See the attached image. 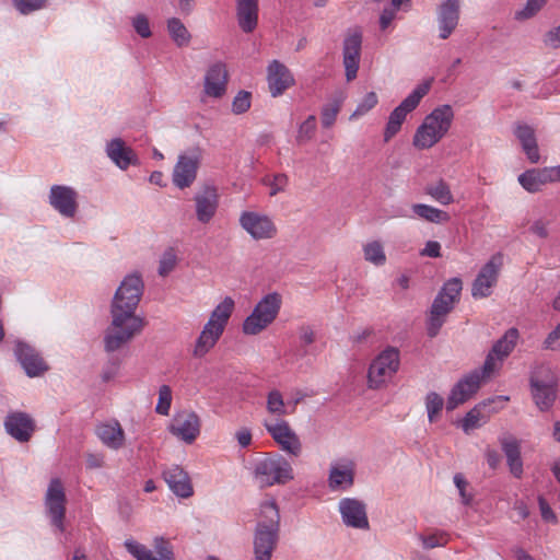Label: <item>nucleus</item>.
Instances as JSON below:
<instances>
[{
	"label": "nucleus",
	"mask_w": 560,
	"mask_h": 560,
	"mask_svg": "<svg viewBox=\"0 0 560 560\" xmlns=\"http://www.w3.org/2000/svg\"><path fill=\"white\" fill-rule=\"evenodd\" d=\"M396 14L397 12L395 11V9H389L387 7L384 8L383 11L381 12L378 20L380 28L382 31H386L390 26L392 22L395 20Z\"/></svg>",
	"instance_id": "nucleus-62"
},
{
	"label": "nucleus",
	"mask_w": 560,
	"mask_h": 560,
	"mask_svg": "<svg viewBox=\"0 0 560 560\" xmlns=\"http://www.w3.org/2000/svg\"><path fill=\"white\" fill-rule=\"evenodd\" d=\"M362 38L363 34L360 27L349 28L345 34L342 62L348 81H352L357 78L361 58Z\"/></svg>",
	"instance_id": "nucleus-23"
},
{
	"label": "nucleus",
	"mask_w": 560,
	"mask_h": 560,
	"mask_svg": "<svg viewBox=\"0 0 560 560\" xmlns=\"http://www.w3.org/2000/svg\"><path fill=\"white\" fill-rule=\"evenodd\" d=\"M177 254L172 247L165 249L159 260L158 272L161 277L168 276L177 265Z\"/></svg>",
	"instance_id": "nucleus-48"
},
{
	"label": "nucleus",
	"mask_w": 560,
	"mask_h": 560,
	"mask_svg": "<svg viewBox=\"0 0 560 560\" xmlns=\"http://www.w3.org/2000/svg\"><path fill=\"white\" fill-rule=\"evenodd\" d=\"M288 406L284 401V397L279 389H271L266 396V411L268 416L266 418H284L288 412Z\"/></svg>",
	"instance_id": "nucleus-40"
},
{
	"label": "nucleus",
	"mask_w": 560,
	"mask_h": 560,
	"mask_svg": "<svg viewBox=\"0 0 560 560\" xmlns=\"http://www.w3.org/2000/svg\"><path fill=\"white\" fill-rule=\"evenodd\" d=\"M454 485L456 486L460 501L464 505H470L472 502V494L467 492L468 482L462 474H455L453 477Z\"/></svg>",
	"instance_id": "nucleus-56"
},
{
	"label": "nucleus",
	"mask_w": 560,
	"mask_h": 560,
	"mask_svg": "<svg viewBox=\"0 0 560 560\" xmlns=\"http://www.w3.org/2000/svg\"><path fill=\"white\" fill-rule=\"evenodd\" d=\"M197 220L209 223L217 213L219 207L218 189L213 185H205L194 197Z\"/></svg>",
	"instance_id": "nucleus-29"
},
{
	"label": "nucleus",
	"mask_w": 560,
	"mask_h": 560,
	"mask_svg": "<svg viewBox=\"0 0 560 560\" xmlns=\"http://www.w3.org/2000/svg\"><path fill=\"white\" fill-rule=\"evenodd\" d=\"M14 8L21 14H30L45 7L47 0H12Z\"/></svg>",
	"instance_id": "nucleus-55"
},
{
	"label": "nucleus",
	"mask_w": 560,
	"mask_h": 560,
	"mask_svg": "<svg viewBox=\"0 0 560 560\" xmlns=\"http://www.w3.org/2000/svg\"><path fill=\"white\" fill-rule=\"evenodd\" d=\"M288 176L285 174L279 173L273 175H266L262 178V184L269 187V195L276 196L279 192L285 190L288 186Z\"/></svg>",
	"instance_id": "nucleus-49"
},
{
	"label": "nucleus",
	"mask_w": 560,
	"mask_h": 560,
	"mask_svg": "<svg viewBox=\"0 0 560 560\" xmlns=\"http://www.w3.org/2000/svg\"><path fill=\"white\" fill-rule=\"evenodd\" d=\"M544 44L552 49L560 48V25L550 28L544 35Z\"/></svg>",
	"instance_id": "nucleus-60"
},
{
	"label": "nucleus",
	"mask_w": 560,
	"mask_h": 560,
	"mask_svg": "<svg viewBox=\"0 0 560 560\" xmlns=\"http://www.w3.org/2000/svg\"><path fill=\"white\" fill-rule=\"evenodd\" d=\"M172 389L168 385H162L159 388V398L155 406V411L162 416H168L172 406Z\"/></svg>",
	"instance_id": "nucleus-51"
},
{
	"label": "nucleus",
	"mask_w": 560,
	"mask_h": 560,
	"mask_svg": "<svg viewBox=\"0 0 560 560\" xmlns=\"http://www.w3.org/2000/svg\"><path fill=\"white\" fill-rule=\"evenodd\" d=\"M130 24L136 34L141 38L147 39L152 36L151 23L147 14L136 13L135 15L130 16Z\"/></svg>",
	"instance_id": "nucleus-46"
},
{
	"label": "nucleus",
	"mask_w": 560,
	"mask_h": 560,
	"mask_svg": "<svg viewBox=\"0 0 560 560\" xmlns=\"http://www.w3.org/2000/svg\"><path fill=\"white\" fill-rule=\"evenodd\" d=\"M510 400L509 396H497L494 398H490L488 400L482 401L481 404L475 406L470 409L466 416L460 421V428L463 431L468 434L472 430L480 428L483 425L488 419L489 415H485L481 408H486L488 406L493 405L490 409V412H498L499 410L504 408V405Z\"/></svg>",
	"instance_id": "nucleus-27"
},
{
	"label": "nucleus",
	"mask_w": 560,
	"mask_h": 560,
	"mask_svg": "<svg viewBox=\"0 0 560 560\" xmlns=\"http://www.w3.org/2000/svg\"><path fill=\"white\" fill-rule=\"evenodd\" d=\"M431 83L429 81L417 85L411 93L393 109L384 129L385 142H388L400 131L407 115L418 107L420 101L429 93Z\"/></svg>",
	"instance_id": "nucleus-10"
},
{
	"label": "nucleus",
	"mask_w": 560,
	"mask_h": 560,
	"mask_svg": "<svg viewBox=\"0 0 560 560\" xmlns=\"http://www.w3.org/2000/svg\"><path fill=\"white\" fill-rule=\"evenodd\" d=\"M267 81L271 95L280 96L293 85L294 79L290 70L280 61L273 60L267 68Z\"/></svg>",
	"instance_id": "nucleus-35"
},
{
	"label": "nucleus",
	"mask_w": 560,
	"mask_h": 560,
	"mask_svg": "<svg viewBox=\"0 0 560 560\" xmlns=\"http://www.w3.org/2000/svg\"><path fill=\"white\" fill-rule=\"evenodd\" d=\"M281 306L282 295L280 293H267L256 303L252 313L244 319L242 331L248 336L260 334L275 322Z\"/></svg>",
	"instance_id": "nucleus-7"
},
{
	"label": "nucleus",
	"mask_w": 560,
	"mask_h": 560,
	"mask_svg": "<svg viewBox=\"0 0 560 560\" xmlns=\"http://www.w3.org/2000/svg\"><path fill=\"white\" fill-rule=\"evenodd\" d=\"M104 151L109 161L120 171L140 165L138 153L121 137L107 140Z\"/></svg>",
	"instance_id": "nucleus-25"
},
{
	"label": "nucleus",
	"mask_w": 560,
	"mask_h": 560,
	"mask_svg": "<svg viewBox=\"0 0 560 560\" xmlns=\"http://www.w3.org/2000/svg\"><path fill=\"white\" fill-rule=\"evenodd\" d=\"M378 103V97L375 92L366 93L363 98L358 103L357 108L350 115V120H357L366 115Z\"/></svg>",
	"instance_id": "nucleus-47"
},
{
	"label": "nucleus",
	"mask_w": 560,
	"mask_h": 560,
	"mask_svg": "<svg viewBox=\"0 0 560 560\" xmlns=\"http://www.w3.org/2000/svg\"><path fill=\"white\" fill-rule=\"evenodd\" d=\"M411 211L417 218L430 223L442 224L450 221V214L446 211L427 203H413Z\"/></svg>",
	"instance_id": "nucleus-39"
},
{
	"label": "nucleus",
	"mask_w": 560,
	"mask_h": 560,
	"mask_svg": "<svg viewBox=\"0 0 560 560\" xmlns=\"http://www.w3.org/2000/svg\"><path fill=\"white\" fill-rule=\"evenodd\" d=\"M95 435L105 447L112 451H119L126 445L125 430L115 419L96 424Z\"/></svg>",
	"instance_id": "nucleus-33"
},
{
	"label": "nucleus",
	"mask_w": 560,
	"mask_h": 560,
	"mask_svg": "<svg viewBox=\"0 0 560 560\" xmlns=\"http://www.w3.org/2000/svg\"><path fill=\"white\" fill-rule=\"evenodd\" d=\"M501 445L511 474L516 478H521L523 475V462L518 441L514 438H504L501 440Z\"/></svg>",
	"instance_id": "nucleus-38"
},
{
	"label": "nucleus",
	"mask_w": 560,
	"mask_h": 560,
	"mask_svg": "<svg viewBox=\"0 0 560 560\" xmlns=\"http://www.w3.org/2000/svg\"><path fill=\"white\" fill-rule=\"evenodd\" d=\"M492 376H486L483 369H476L464 375L450 390L446 399V410L453 411L458 406L469 400L480 388L481 384L489 381Z\"/></svg>",
	"instance_id": "nucleus-14"
},
{
	"label": "nucleus",
	"mask_w": 560,
	"mask_h": 560,
	"mask_svg": "<svg viewBox=\"0 0 560 560\" xmlns=\"http://www.w3.org/2000/svg\"><path fill=\"white\" fill-rule=\"evenodd\" d=\"M520 332L516 328L513 327L508 329L504 335L492 346L483 362V365L481 366L486 376H493L500 371L503 365V361L514 350Z\"/></svg>",
	"instance_id": "nucleus-19"
},
{
	"label": "nucleus",
	"mask_w": 560,
	"mask_h": 560,
	"mask_svg": "<svg viewBox=\"0 0 560 560\" xmlns=\"http://www.w3.org/2000/svg\"><path fill=\"white\" fill-rule=\"evenodd\" d=\"M455 114L451 105L443 104L428 114L417 128L412 144L418 150H428L440 142L450 131Z\"/></svg>",
	"instance_id": "nucleus-4"
},
{
	"label": "nucleus",
	"mask_w": 560,
	"mask_h": 560,
	"mask_svg": "<svg viewBox=\"0 0 560 560\" xmlns=\"http://www.w3.org/2000/svg\"><path fill=\"white\" fill-rule=\"evenodd\" d=\"M234 310L235 301L232 296L223 298L222 301L215 305L195 340L191 351L194 358L202 359L215 347Z\"/></svg>",
	"instance_id": "nucleus-1"
},
{
	"label": "nucleus",
	"mask_w": 560,
	"mask_h": 560,
	"mask_svg": "<svg viewBox=\"0 0 560 560\" xmlns=\"http://www.w3.org/2000/svg\"><path fill=\"white\" fill-rule=\"evenodd\" d=\"M144 325L143 317L137 313L110 311V323L103 337L104 350L119 351L142 332Z\"/></svg>",
	"instance_id": "nucleus-2"
},
{
	"label": "nucleus",
	"mask_w": 560,
	"mask_h": 560,
	"mask_svg": "<svg viewBox=\"0 0 560 560\" xmlns=\"http://www.w3.org/2000/svg\"><path fill=\"white\" fill-rule=\"evenodd\" d=\"M513 133L529 163L538 164L541 161V155L535 129L529 125L518 122L514 126Z\"/></svg>",
	"instance_id": "nucleus-34"
},
{
	"label": "nucleus",
	"mask_w": 560,
	"mask_h": 560,
	"mask_svg": "<svg viewBox=\"0 0 560 560\" xmlns=\"http://www.w3.org/2000/svg\"><path fill=\"white\" fill-rule=\"evenodd\" d=\"M548 0H526L525 5L514 13L516 21L523 22L535 18L547 4Z\"/></svg>",
	"instance_id": "nucleus-45"
},
{
	"label": "nucleus",
	"mask_w": 560,
	"mask_h": 560,
	"mask_svg": "<svg viewBox=\"0 0 560 560\" xmlns=\"http://www.w3.org/2000/svg\"><path fill=\"white\" fill-rule=\"evenodd\" d=\"M549 225L550 222L547 219L538 218L534 220L529 225V233L539 237V238H548L549 236Z\"/></svg>",
	"instance_id": "nucleus-57"
},
{
	"label": "nucleus",
	"mask_w": 560,
	"mask_h": 560,
	"mask_svg": "<svg viewBox=\"0 0 560 560\" xmlns=\"http://www.w3.org/2000/svg\"><path fill=\"white\" fill-rule=\"evenodd\" d=\"M250 93L246 91H240L233 98L232 112L236 115L244 114L250 108Z\"/></svg>",
	"instance_id": "nucleus-53"
},
{
	"label": "nucleus",
	"mask_w": 560,
	"mask_h": 560,
	"mask_svg": "<svg viewBox=\"0 0 560 560\" xmlns=\"http://www.w3.org/2000/svg\"><path fill=\"white\" fill-rule=\"evenodd\" d=\"M236 18L243 32H253L258 23V0H236Z\"/></svg>",
	"instance_id": "nucleus-37"
},
{
	"label": "nucleus",
	"mask_w": 560,
	"mask_h": 560,
	"mask_svg": "<svg viewBox=\"0 0 560 560\" xmlns=\"http://www.w3.org/2000/svg\"><path fill=\"white\" fill-rule=\"evenodd\" d=\"M424 406L429 422H436L444 407V398L436 392H429L424 397Z\"/></svg>",
	"instance_id": "nucleus-44"
},
{
	"label": "nucleus",
	"mask_w": 560,
	"mask_h": 560,
	"mask_svg": "<svg viewBox=\"0 0 560 560\" xmlns=\"http://www.w3.org/2000/svg\"><path fill=\"white\" fill-rule=\"evenodd\" d=\"M502 267L503 255L497 253L480 268L471 287V294L475 299H483L492 293Z\"/></svg>",
	"instance_id": "nucleus-21"
},
{
	"label": "nucleus",
	"mask_w": 560,
	"mask_h": 560,
	"mask_svg": "<svg viewBox=\"0 0 560 560\" xmlns=\"http://www.w3.org/2000/svg\"><path fill=\"white\" fill-rule=\"evenodd\" d=\"M229 73L225 63L218 61L211 65L203 78V92L208 97L220 98L226 92Z\"/></svg>",
	"instance_id": "nucleus-31"
},
{
	"label": "nucleus",
	"mask_w": 560,
	"mask_h": 560,
	"mask_svg": "<svg viewBox=\"0 0 560 560\" xmlns=\"http://www.w3.org/2000/svg\"><path fill=\"white\" fill-rule=\"evenodd\" d=\"M104 455L100 453H91L86 456V466L91 469L102 468L104 466Z\"/></svg>",
	"instance_id": "nucleus-64"
},
{
	"label": "nucleus",
	"mask_w": 560,
	"mask_h": 560,
	"mask_svg": "<svg viewBox=\"0 0 560 560\" xmlns=\"http://www.w3.org/2000/svg\"><path fill=\"white\" fill-rule=\"evenodd\" d=\"M261 424L282 452L294 457L302 454V442L284 418H265Z\"/></svg>",
	"instance_id": "nucleus-11"
},
{
	"label": "nucleus",
	"mask_w": 560,
	"mask_h": 560,
	"mask_svg": "<svg viewBox=\"0 0 560 560\" xmlns=\"http://www.w3.org/2000/svg\"><path fill=\"white\" fill-rule=\"evenodd\" d=\"M143 288L142 278L138 273L127 275L114 294L110 311L137 313Z\"/></svg>",
	"instance_id": "nucleus-12"
},
{
	"label": "nucleus",
	"mask_w": 560,
	"mask_h": 560,
	"mask_svg": "<svg viewBox=\"0 0 560 560\" xmlns=\"http://www.w3.org/2000/svg\"><path fill=\"white\" fill-rule=\"evenodd\" d=\"M463 0H440L436 9L438 36L445 40L459 25Z\"/></svg>",
	"instance_id": "nucleus-22"
},
{
	"label": "nucleus",
	"mask_w": 560,
	"mask_h": 560,
	"mask_svg": "<svg viewBox=\"0 0 560 560\" xmlns=\"http://www.w3.org/2000/svg\"><path fill=\"white\" fill-rule=\"evenodd\" d=\"M399 366V350L396 347H386L370 363L368 387L371 389L385 387L398 372Z\"/></svg>",
	"instance_id": "nucleus-8"
},
{
	"label": "nucleus",
	"mask_w": 560,
	"mask_h": 560,
	"mask_svg": "<svg viewBox=\"0 0 560 560\" xmlns=\"http://www.w3.org/2000/svg\"><path fill=\"white\" fill-rule=\"evenodd\" d=\"M530 389L535 405L548 411L556 400L557 376L549 365H540L530 375Z\"/></svg>",
	"instance_id": "nucleus-9"
},
{
	"label": "nucleus",
	"mask_w": 560,
	"mask_h": 560,
	"mask_svg": "<svg viewBox=\"0 0 560 560\" xmlns=\"http://www.w3.org/2000/svg\"><path fill=\"white\" fill-rule=\"evenodd\" d=\"M254 478L261 488L283 486L294 479V470L285 457L273 454L255 463Z\"/></svg>",
	"instance_id": "nucleus-6"
},
{
	"label": "nucleus",
	"mask_w": 560,
	"mask_h": 560,
	"mask_svg": "<svg viewBox=\"0 0 560 560\" xmlns=\"http://www.w3.org/2000/svg\"><path fill=\"white\" fill-rule=\"evenodd\" d=\"M240 226L254 240L267 241L275 238L278 228L273 219L262 212L246 210L240 214Z\"/></svg>",
	"instance_id": "nucleus-17"
},
{
	"label": "nucleus",
	"mask_w": 560,
	"mask_h": 560,
	"mask_svg": "<svg viewBox=\"0 0 560 560\" xmlns=\"http://www.w3.org/2000/svg\"><path fill=\"white\" fill-rule=\"evenodd\" d=\"M342 523L355 529H369L366 504L357 498H342L338 502Z\"/></svg>",
	"instance_id": "nucleus-26"
},
{
	"label": "nucleus",
	"mask_w": 560,
	"mask_h": 560,
	"mask_svg": "<svg viewBox=\"0 0 560 560\" xmlns=\"http://www.w3.org/2000/svg\"><path fill=\"white\" fill-rule=\"evenodd\" d=\"M152 545L154 550L132 538L124 542L126 550L137 560H175L174 549L168 539L156 536Z\"/></svg>",
	"instance_id": "nucleus-20"
},
{
	"label": "nucleus",
	"mask_w": 560,
	"mask_h": 560,
	"mask_svg": "<svg viewBox=\"0 0 560 560\" xmlns=\"http://www.w3.org/2000/svg\"><path fill=\"white\" fill-rule=\"evenodd\" d=\"M463 289V282L455 277L447 280L438 295L435 296L427 320V331L430 337H435L444 323L447 315L454 308L459 299Z\"/></svg>",
	"instance_id": "nucleus-5"
},
{
	"label": "nucleus",
	"mask_w": 560,
	"mask_h": 560,
	"mask_svg": "<svg viewBox=\"0 0 560 560\" xmlns=\"http://www.w3.org/2000/svg\"><path fill=\"white\" fill-rule=\"evenodd\" d=\"M14 354L28 377L40 376L48 370L47 363L38 351L26 342L18 341Z\"/></svg>",
	"instance_id": "nucleus-28"
},
{
	"label": "nucleus",
	"mask_w": 560,
	"mask_h": 560,
	"mask_svg": "<svg viewBox=\"0 0 560 560\" xmlns=\"http://www.w3.org/2000/svg\"><path fill=\"white\" fill-rule=\"evenodd\" d=\"M342 100L343 98L340 97L339 100H335L334 102H331L323 107L320 119H322V125L325 128H329L335 124L337 115L341 107Z\"/></svg>",
	"instance_id": "nucleus-50"
},
{
	"label": "nucleus",
	"mask_w": 560,
	"mask_h": 560,
	"mask_svg": "<svg viewBox=\"0 0 560 560\" xmlns=\"http://www.w3.org/2000/svg\"><path fill=\"white\" fill-rule=\"evenodd\" d=\"M363 258L366 262L382 267L386 264L387 257L384 245L378 240H371L362 245Z\"/></svg>",
	"instance_id": "nucleus-41"
},
{
	"label": "nucleus",
	"mask_w": 560,
	"mask_h": 560,
	"mask_svg": "<svg viewBox=\"0 0 560 560\" xmlns=\"http://www.w3.org/2000/svg\"><path fill=\"white\" fill-rule=\"evenodd\" d=\"M45 510L50 525L58 533H65L66 525V493L61 481L52 479L45 494Z\"/></svg>",
	"instance_id": "nucleus-18"
},
{
	"label": "nucleus",
	"mask_w": 560,
	"mask_h": 560,
	"mask_svg": "<svg viewBox=\"0 0 560 560\" xmlns=\"http://www.w3.org/2000/svg\"><path fill=\"white\" fill-rule=\"evenodd\" d=\"M542 349L550 351L560 350V323L547 335L542 342Z\"/></svg>",
	"instance_id": "nucleus-59"
},
{
	"label": "nucleus",
	"mask_w": 560,
	"mask_h": 560,
	"mask_svg": "<svg viewBox=\"0 0 560 560\" xmlns=\"http://www.w3.org/2000/svg\"><path fill=\"white\" fill-rule=\"evenodd\" d=\"M424 191L442 206H448L454 202V196L451 191L450 185L443 179L428 185Z\"/></svg>",
	"instance_id": "nucleus-43"
},
{
	"label": "nucleus",
	"mask_w": 560,
	"mask_h": 560,
	"mask_svg": "<svg viewBox=\"0 0 560 560\" xmlns=\"http://www.w3.org/2000/svg\"><path fill=\"white\" fill-rule=\"evenodd\" d=\"M167 430L178 441L190 445L201 433V419L191 409L178 410L174 413Z\"/></svg>",
	"instance_id": "nucleus-16"
},
{
	"label": "nucleus",
	"mask_w": 560,
	"mask_h": 560,
	"mask_svg": "<svg viewBox=\"0 0 560 560\" xmlns=\"http://www.w3.org/2000/svg\"><path fill=\"white\" fill-rule=\"evenodd\" d=\"M4 428L16 441L27 442L34 432V422L27 413L16 411L5 417Z\"/></svg>",
	"instance_id": "nucleus-36"
},
{
	"label": "nucleus",
	"mask_w": 560,
	"mask_h": 560,
	"mask_svg": "<svg viewBox=\"0 0 560 560\" xmlns=\"http://www.w3.org/2000/svg\"><path fill=\"white\" fill-rule=\"evenodd\" d=\"M279 508L273 499L261 502L254 539L256 560H270L278 538Z\"/></svg>",
	"instance_id": "nucleus-3"
},
{
	"label": "nucleus",
	"mask_w": 560,
	"mask_h": 560,
	"mask_svg": "<svg viewBox=\"0 0 560 560\" xmlns=\"http://www.w3.org/2000/svg\"><path fill=\"white\" fill-rule=\"evenodd\" d=\"M315 129L316 118L315 116L311 115L300 125L296 140L299 142L308 141L313 137Z\"/></svg>",
	"instance_id": "nucleus-54"
},
{
	"label": "nucleus",
	"mask_w": 560,
	"mask_h": 560,
	"mask_svg": "<svg viewBox=\"0 0 560 560\" xmlns=\"http://www.w3.org/2000/svg\"><path fill=\"white\" fill-rule=\"evenodd\" d=\"M420 540L425 549L443 547L450 540V535L445 532H436L430 535H421Z\"/></svg>",
	"instance_id": "nucleus-52"
},
{
	"label": "nucleus",
	"mask_w": 560,
	"mask_h": 560,
	"mask_svg": "<svg viewBox=\"0 0 560 560\" xmlns=\"http://www.w3.org/2000/svg\"><path fill=\"white\" fill-rule=\"evenodd\" d=\"M202 155V150L199 147L189 148L178 154L172 172L175 187L186 189L195 183Z\"/></svg>",
	"instance_id": "nucleus-13"
},
{
	"label": "nucleus",
	"mask_w": 560,
	"mask_h": 560,
	"mask_svg": "<svg viewBox=\"0 0 560 560\" xmlns=\"http://www.w3.org/2000/svg\"><path fill=\"white\" fill-rule=\"evenodd\" d=\"M166 28L170 37L176 46H188L191 39V35L185 24L178 18H170L166 21Z\"/></svg>",
	"instance_id": "nucleus-42"
},
{
	"label": "nucleus",
	"mask_w": 560,
	"mask_h": 560,
	"mask_svg": "<svg viewBox=\"0 0 560 560\" xmlns=\"http://www.w3.org/2000/svg\"><path fill=\"white\" fill-rule=\"evenodd\" d=\"M235 439L241 447H248L252 443V432L247 428H242L236 431Z\"/></svg>",
	"instance_id": "nucleus-63"
},
{
	"label": "nucleus",
	"mask_w": 560,
	"mask_h": 560,
	"mask_svg": "<svg viewBox=\"0 0 560 560\" xmlns=\"http://www.w3.org/2000/svg\"><path fill=\"white\" fill-rule=\"evenodd\" d=\"M541 518L551 524L558 523V517L544 495L537 498Z\"/></svg>",
	"instance_id": "nucleus-58"
},
{
	"label": "nucleus",
	"mask_w": 560,
	"mask_h": 560,
	"mask_svg": "<svg viewBox=\"0 0 560 560\" xmlns=\"http://www.w3.org/2000/svg\"><path fill=\"white\" fill-rule=\"evenodd\" d=\"M355 465L351 459L332 463L328 472V487L331 491L349 490L354 483Z\"/></svg>",
	"instance_id": "nucleus-30"
},
{
	"label": "nucleus",
	"mask_w": 560,
	"mask_h": 560,
	"mask_svg": "<svg viewBox=\"0 0 560 560\" xmlns=\"http://www.w3.org/2000/svg\"><path fill=\"white\" fill-rule=\"evenodd\" d=\"M517 182L527 192H538L545 185L560 182V165L528 168L517 176Z\"/></svg>",
	"instance_id": "nucleus-24"
},
{
	"label": "nucleus",
	"mask_w": 560,
	"mask_h": 560,
	"mask_svg": "<svg viewBox=\"0 0 560 560\" xmlns=\"http://www.w3.org/2000/svg\"><path fill=\"white\" fill-rule=\"evenodd\" d=\"M163 479L170 490L178 498L187 499L194 494L188 472L179 465H171L163 470Z\"/></svg>",
	"instance_id": "nucleus-32"
},
{
	"label": "nucleus",
	"mask_w": 560,
	"mask_h": 560,
	"mask_svg": "<svg viewBox=\"0 0 560 560\" xmlns=\"http://www.w3.org/2000/svg\"><path fill=\"white\" fill-rule=\"evenodd\" d=\"M47 203L63 219H73L79 211V191L66 184H55L49 187Z\"/></svg>",
	"instance_id": "nucleus-15"
},
{
	"label": "nucleus",
	"mask_w": 560,
	"mask_h": 560,
	"mask_svg": "<svg viewBox=\"0 0 560 560\" xmlns=\"http://www.w3.org/2000/svg\"><path fill=\"white\" fill-rule=\"evenodd\" d=\"M420 255L424 257L438 258L441 256V244L436 241H428L420 250Z\"/></svg>",
	"instance_id": "nucleus-61"
}]
</instances>
